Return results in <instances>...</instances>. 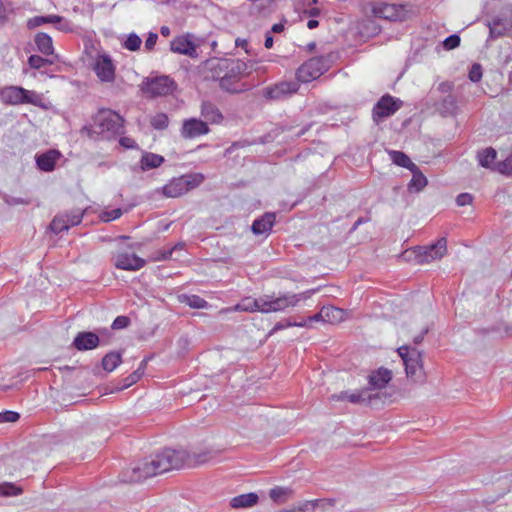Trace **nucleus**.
I'll use <instances>...</instances> for the list:
<instances>
[{
  "label": "nucleus",
  "mask_w": 512,
  "mask_h": 512,
  "mask_svg": "<svg viewBox=\"0 0 512 512\" xmlns=\"http://www.w3.org/2000/svg\"><path fill=\"white\" fill-rule=\"evenodd\" d=\"M122 362L121 354L118 352H109L102 358V367L107 372H112Z\"/></svg>",
  "instance_id": "nucleus-33"
},
{
  "label": "nucleus",
  "mask_w": 512,
  "mask_h": 512,
  "mask_svg": "<svg viewBox=\"0 0 512 512\" xmlns=\"http://www.w3.org/2000/svg\"><path fill=\"white\" fill-rule=\"evenodd\" d=\"M317 502L318 500L306 501L298 508V510L301 512H313L317 505Z\"/></svg>",
  "instance_id": "nucleus-58"
},
{
  "label": "nucleus",
  "mask_w": 512,
  "mask_h": 512,
  "mask_svg": "<svg viewBox=\"0 0 512 512\" xmlns=\"http://www.w3.org/2000/svg\"><path fill=\"white\" fill-rule=\"evenodd\" d=\"M193 40L194 36L189 33L177 36L170 42V50L194 58L197 56V48Z\"/></svg>",
  "instance_id": "nucleus-11"
},
{
  "label": "nucleus",
  "mask_w": 512,
  "mask_h": 512,
  "mask_svg": "<svg viewBox=\"0 0 512 512\" xmlns=\"http://www.w3.org/2000/svg\"><path fill=\"white\" fill-rule=\"evenodd\" d=\"M472 201L473 196L470 193H461L456 197V203L460 207L469 205Z\"/></svg>",
  "instance_id": "nucleus-53"
},
{
  "label": "nucleus",
  "mask_w": 512,
  "mask_h": 512,
  "mask_svg": "<svg viewBox=\"0 0 512 512\" xmlns=\"http://www.w3.org/2000/svg\"><path fill=\"white\" fill-rule=\"evenodd\" d=\"M298 298V296H290V294H284L279 297L271 296V312H280L288 307H295Z\"/></svg>",
  "instance_id": "nucleus-22"
},
{
  "label": "nucleus",
  "mask_w": 512,
  "mask_h": 512,
  "mask_svg": "<svg viewBox=\"0 0 512 512\" xmlns=\"http://www.w3.org/2000/svg\"><path fill=\"white\" fill-rule=\"evenodd\" d=\"M189 453L185 449L165 448L162 451L146 458L142 463L126 469L121 481L134 483L165 472L183 468L188 460Z\"/></svg>",
  "instance_id": "nucleus-1"
},
{
  "label": "nucleus",
  "mask_w": 512,
  "mask_h": 512,
  "mask_svg": "<svg viewBox=\"0 0 512 512\" xmlns=\"http://www.w3.org/2000/svg\"><path fill=\"white\" fill-rule=\"evenodd\" d=\"M389 155L394 164L407 168L408 170L417 169V165L413 163L404 152L391 150L389 151Z\"/></svg>",
  "instance_id": "nucleus-29"
},
{
  "label": "nucleus",
  "mask_w": 512,
  "mask_h": 512,
  "mask_svg": "<svg viewBox=\"0 0 512 512\" xmlns=\"http://www.w3.org/2000/svg\"><path fill=\"white\" fill-rule=\"evenodd\" d=\"M318 289H311V290H307L303 293H299V294H290V296H298L299 298L297 299V303L302 300V299H307L309 298L314 292H316Z\"/></svg>",
  "instance_id": "nucleus-63"
},
{
  "label": "nucleus",
  "mask_w": 512,
  "mask_h": 512,
  "mask_svg": "<svg viewBox=\"0 0 512 512\" xmlns=\"http://www.w3.org/2000/svg\"><path fill=\"white\" fill-rule=\"evenodd\" d=\"M294 325L295 324H293V322L290 320H283V321L277 322L275 324L273 331L282 330V329L288 328V327H294Z\"/></svg>",
  "instance_id": "nucleus-60"
},
{
  "label": "nucleus",
  "mask_w": 512,
  "mask_h": 512,
  "mask_svg": "<svg viewBox=\"0 0 512 512\" xmlns=\"http://www.w3.org/2000/svg\"><path fill=\"white\" fill-rule=\"evenodd\" d=\"M158 40V35L157 33H154V32H150L148 34V37L145 41V49L147 51H152L156 45V42Z\"/></svg>",
  "instance_id": "nucleus-55"
},
{
  "label": "nucleus",
  "mask_w": 512,
  "mask_h": 512,
  "mask_svg": "<svg viewBox=\"0 0 512 512\" xmlns=\"http://www.w3.org/2000/svg\"><path fill=\"white\" fill-rule=\"evenodd\" d=\"M496 156L497 152L492 147L479 151L477 154L479 164L485 168H490L492 166L494 160L496 159Z\"/></svg>",
  "instance_id": "nucleus-34"
},
{
  "label": "nucleus",
  "mask_w": 512,
  "mask_h": 512,
  "mask_svg": "<svg viewBox=\"0 0 512 512\" xmlns=\"http://www.w3.org/2000/svg\"><path fill=\"white\" fill-rule=\"evenodd\" d=\"M176 84L169 76H158L147 79L142 86V91L150 97L165 96L174 91Z\"/></svg>",
  "instance_id": "nucleus-7"
},
{
  "label": "nucleus",
  "mask_w": 512,
  "mask_h": 512,
  "mask_svg": "<svg viewBox=\"0 0 512 512\" xmlns=\"http://www.w3.org/2000/svg\"><path fill=\"white\" fill-rule=\"evenodd\" d=\"M97 77L103 82H113L115 79V66L108 54L99 55L94 64Z\"/></svg>",
  "instance_id": "nucleus-14"
},
{
  "label": "nucleus",
  "mask_w": 512,
  "mask_h": 512,
  "mask_svg": "<svg viewBox=\"0 0 512 512\" xmlns=\"http://www.w3.org/2000/svg\"><path fill=\"white\" fill-rule=\"evenodd\" d=\"M164 162V157L154 153H146L141 158L142 170H149L159 167Z\"/></svg>",
  "instance_id": "nucleus-31"
},
{
  "label": "nucleus",
  "mask_w": 512,
  "mask_h": 512,
  "mask_svg": "<svg viewBox=\"0 0 512 512\" xmlns=\"http://www.w3.org/2000/svg\"><path fill=\"white\" fill-rule=\"evenodd\" d=\"M142 377V371L135 370L132 374H130L124 380V384L121 389L128 388L132 384L136 383Z\"/></svg>",
  "instance_id": "nucleus-51"
},
{
  "label": "nucleus",
  "mask_w": 512,
  "mask_h": 512,
  "mask_svg": "<svg viewBox=\"0 0 512 512\" xmlns=\"http://www.w3.org/2000/svg\"><path fill=\"white\" fill-rule=\"evenodd\" d=\"M490 37L499 38L512 32V19L495 17L488 23Z\"/></svg>",
  "instance_id": "nucleus-19"
},
{
  "label": "nucleus",
  "mask_w": 512,
  "mask_h": 512,
  "mask_svg": "<svg viewBox=\"0 0 512 512\" xmlns=\"http://www.w3.org/2000/svg\"><path fill=\"white\" fill-rule=\"evenodd\" d=\"M203 180L204 176L200 173L185 174L170 180L162 187V192L166 197H180L199 186Z\"/></svg>",
  "instance_id": "nucleus-3"
},
{
  "label": "nucleus",
  "mask_w": 512,
  "mask_h": 512,
  "mask_svg": "<svg viewBox=\"0 0 512 512\" xmlns=\"http://www.w3.org/2000/svg\"><path fill=\"white\" fill-rule=\"evenodd\" d=\"M201 115L211 123H219L223 116L216 105L211 102H203L201 105Z\"/></svg>",
  "instance_id": "nucleus-26"
},
{
  "label": "nucleus",
  "mask_w": 512,
  "mask_h": 512,
  "mask_svg": "<svg viewBox=\"0 0 512 512\" xmlns=\"http://www.w3.org/2000/svg\"><path fill=\"white\" fill-rule=\"evenodd\" d=\"M56 28L63 32L72 31V25L69 21H67L64 17L61 16V21L57 22Z\"/></svg>",
  "instance_id": "nucleus-57"
},
{
  "label": "nucleus",
  "mask_w": 512,
  "mask_h": 512,
  "mask_svg": "<svg viewBox=\"0 0 512 512\" xmlns=\"http://www.w3.org/2000/svg\"><path fill=\"white\" fill-rule=\"evenodd\" d=\"M130 323V320L126 316H118L114 319L111 328L112 329H123L126 328Z\"/></svg>",
  "instance_id": "nucleus-52"
},
{
  "label": "nucleus",
  "mask_w": 512,
  "mask_h": 512,
  "mask_svg": "<svg viewBox=\"0 0 512 512\" xmlns=\"http://www.w3.org/2000/svg\"><path fill=\"white\" fill-rule=\"evenodd\" d=\"M369 385L374 389L384 388L392 379V372L386 368H379L369 375Z\"/></svg>",
  "instance_id": "nucleus-21"
},
{
  "label": "nucleus",
  "mask_w": 512,
  "mask_h": 512,
  "mask_svg": "<svg viewBox=\"0 0 512 512\" xmlns=\"http://www.w3.org/2000/svg\"><path fill=\"white\" fill-rule=\"evenodd\" d=\"M145 260L138 257L136 254L119 253L115 257L114 265L118 269L137 271L145 265Z\"/></svg>",
  "instance_id": "nucleus-18"
},
{
  "label": "nucleus",
  "mask_w": 512,
  "mask_h": 512,
  "mask_svg": "<svg viewBox=\"0 0 512 512\" xmlns=\"http://www.w3.org/2000/svg\"><path fill=\"white\" fill-rule=\"evenodd\" d=\"M19 417L20 415L14 411L7 410L0 412V423L16 422Z\"/></svg>",
  "instance_id": "nucleus-49"
},
{
  "label": "nucleus",
  "mask_w": 512,
  "mask_h": 512,
  "mask_svg": "<svg viewBox=\"0 0 512 512\" xmlns=\"http://www.w3.org/2000/svg\"><path fill=\"white\" fill-rule=\"evenodd\" d=\"M151 126L156 130H164L168 127L169 119L165 113H157L151 118Z\"/></svg>",
  "instance_id": "nucleus-39"
},
{
  "label": "nucleus",
  "mask_w": 512,
  "mask_h": 512,
  "mask_svg": "<svg viewBox=\"0 0 512 512\" xmlns=\"http://www.w3.org/2000/svg\"><path fill=\"white\" fill-rule=\"evenodd\" d=\"M447 252V240L442 237L435 243L426 246H416L413 249L418 264L430 263L441 259Z\"/></svg>",
  "instance_id": "nucleus-5"
},
{
  "label": "nucleus",
  "mask_w": 512,
  "mask_h": 512,
  "mask_svg": "<svg viewBox=\"0 0 512 512\" xmlns=\"http://www.w3.org/2000/svg\"><path fill=\"white\" fill-rule=\"evenodd\" d=\"M35 44L37 47V50L41 52L42 54L49 56L54 54V47L52 38L43 32L37 33L35 36Z\"/></svg>",
  "instance_id": "nucleus-24"
},
{
  "label": "nucleus",
  "mask_w": 512,
  "mask_h": 512,
  "mask_svg": "<svg viewBox=\"0 0 512 512\" xmlns=\"http://www.w3.org/2000/svg\"><path fill=\"white\" fill-rule=\"evenodd\" d=\"M407 377L413 379L415 382H422L425 378V373L422 364V355L417 349H413L410 357L405 359L404 362Z\"/></svg>",
  "instance_id": "nucleus-12"
},
{
  "label": "nucleus",
  "mask_w": 512,
  "mask_h": 512,
  "mask_svg": "<svg viewBox=\"0 0 512 512\" xmlns=\"http://www.w3.org/2000/svg\"><path fill=\"white\" fill-rule=\"evenodd\" d=\"M414 348H410L408 346H402L398 348V354L402 358L403 363L405 362V359H408L410 357V354Z\"/></svg>",
  "instance_id": "nucleus-59"
},
{
  "label": "nucleus",
  "mask_w": 512,
  "mask_h": 512,
  "mask_svg": "<svg viewBox=\"0 0 512 512\" xmlns=\"http://www.w3.org/2000/svg\"><path fill=\"white\" fill-rule=\"evenodd\" d=\"M436 110L443 116H454L457 113L458 105L455 96L449 94L436 104Z\"/></svg>",
  "instance_id": "nucleus-23"
},
{
  "label": "nucleus",
  "mask_w": 512,
  "mask_h": 512,
  "mask_svg": "<svg viewBox=\"0 0 512 512\" xmlns=\"http://www.w3.org/2000/svg\"><path fill=\"white\" fill-rule=\"evenodd\" d=\"M83 211L79 208L57 214L50 223V230L59 234L81 223Z\"/></svg>",
  "instance_id": "nucleus-8"
},
{
  "label": "nucleus",
  "mask_w": 512,
  "mask_h": 512,
  "mask_svg": "<svg viewBox=\"0 0 512 512\" xmlns=\"http://www.w3.org/2000/svg\"><path fill=\"white\" fill-rule=\"evenodd\" d=\"M258 500V495L251 492L233 497L231 499L230 505L233 508H248L257 504Z\"/></svg>",
  "instance_id": "nucleus-25"
},
{
  "label": "nucleus",
  "mask_w": 512,
  "mask_h": 512,
  "mask_svg": "<svg viewBox=\"0 0 512 512\" xmlns=\"http://www.w3.org/2000/svg\"><path fill=\"white\" fill-rule=\"evenodd\" d=\"M210 131L207 122L197 118L186 119L181 128V136L185 139H193Z\"/></svg>",
  "instance_id": "nucleus-15"
},
{
  "label": "nucleus",
  "mask_w": 512,
  "mask_h": 512,
  "mask_svg": "<svg viewBox=\"0 0 512 512\" xmlns=\"http://www.w3.org/2000/svg\"><path fill=\"white\" fill-rule=\"evenodd\" d=\"M180 301L195 309H203L208 306V302L198 295H181Z\"/></svg>",
  "instance_id": "nucleus-36"
},
{
  "label": "nucleus",
  "mask_w": 512,
  "mask_h": 512,
  "mask_svg": "<svg viewBox=\"0 0 512 512\" xmlns=\"http://www.w3.org/2000/svg\"><path fill=\"white\" fill-rule=\"evenodd\" d=\"M238 82L239 81L231 77L221 76L219 80V86L221 87V89L232 94H239L248 90V87L243 84L241 86H238Z\"/></svg>",
  "instance_id": "nucleus-28"
},
{
  "label": "nucleus",
  "mask_w": 512,
  "mask_h": 512,
  "mask_svg": "<svg viewBox=\"0 0 512 512\" xmlns=\"http://www.w3.org/2000/svg\"><path fill=\"white\" fill-rule=\"evenodd\" d=\"M216 68L225 72L223 76L231 77L239 81L240 76L244 74L247 66L242 60L221 59L218 61Z\"/></svg>",
  "instance_id": "nucleus-16"
},
{
  "label": "nucleus",
  "mask_w": 512,
  "mask_h": 512,
  "mask_svg": "<svg viewBox=\"0 0 512 512\" xmlns=\"http://www.w3.org/2000/svg\"><path fill=\"white\" fill-rule=\"evenodd\" d=\"M0 99L8 105L33 104L40 102L39 95L20 86H7L0 90Z\"/></svg>",
  "instance_id": "nucleus-4"
},
{
  "label": "nucleus",
  "mask_w": 512,
  "mask_h": 512,
  "mask_svg": "<svg viewBox=\"0 0 512 512\" xmlns=\"http://www.w3.org/2000/svg\"><path fill=\"white\" fill-rule=\"evenodd\" d=\"M372 13L375 17L390 21H402L405 18L403 6L384 2L375 3L372 7Z\"/></svg>",
  "instance_id": "nucleus-10"
},
{
  "label": "nucleus",
  "mask_w": 512,
  "mask_h": 512,
  "mask_svg": "<svg viewBox=\"0 0 512 512\" xmlns=\"http://www.w3.org/2000/svg\"><path fill=\"white\" fill-rule=\"evenodd\" d=\"M28 64L33 69H40L48 65H52L53 61L47 58H43L39 55H31L28 58Z\"/></svg>",
  "instance_id": "nucleus-40"
},
{
  "label": "nucleus",
  "mask_w": 512,
  "mask_h": 512,
  "mask_svg": "<svg viewBox=\"0 0 512 512\" xmlns=\"http://www.w3.org/2000/svg\"><path fill=\"white\" fill-rule=\"evenodd\" d=\"M276 216L274 213L267 212L261 217L254 220L251 230L255 235L269 233L275 223Z\"/></svg>",
  "instance_id": "nucleus-20"
},
{
  "label": "nucleus",
  "mask_w": 512,
  "mask_h": 512,
  "mask_svg": "<svg viewBox=\"0 0 512 512\" xmlns=\"http://www.w3.org/2000/svg\"><path fill=\"white\" fill-rule=\"evenodd\" d=\"M142 44L141 38L136 33H130L122 43L123 48L129 51H137Z\"/></svg>",
  "instance_id": "nucleus-37"
},
{
  "label": "nucleus",
  "mask_w": 512,
  "mask_h": 512,
  "mask_svg": "<svg viewBox=\"0 0 512 512\" xmlns=\"http://www.w3.org/2000/svg\"><path fill=\"white\" fill-rule=\"evenodd\" d=\"M12 12L10 3L0 0V25L3 26L8 22L9 14Z\"/></svg>",
  "instance_id": "nucleus-44"
},
{
  "label": "nucleus",
  "mask_w": 512,
  "mask_h": 512,
  "mask_svg": "<svg viewBox=\"0 0 512 512\" xmlns=\"http://www.w3.org/2000/svg\"><path fill=\"white\" fill-rule=\"evenodd\" d=\"M402 106V101L392 97L389 94L382 96L374 105L372 117L375 122H380L384 118L392 116Z\"/></svg>",
  "instance_id": "nucleus-9"
},
{
  "label": "nucleus",
  "mask_w": 512,
  "mask_h": 512,
  "mask_svg": "<svg viewBox=\"0 0 512 512\" xmlns=\"http://www.w3.org/2000/svg\"><path fill=\"white\" fill-rule=\"evenodd\" d=\"M323 315L325 316L324 322L327 323H337L343 319V310L329 306V307H322Z\"/></svg>",
  "instance_id": "nucleus-35"
},
{
  "label": "nucleus",
  "mask_w": 512,
  "mask_h": 512,
  "mask_svg": "<svg viewBox=\"0 0 512 512\" xmlns=\"http://www.w3.org/2000/svg\"><path fill=\"white\" fill-rule=\"evenodd\" d=\"M22 493V489L10 482H4L0 484V495L9 497V496H17Z\"/></svg>",
  "instance_id": "nucleus-38"
},
{
  "label": "nucleus",
  "mask_w": 512,
  "mask_h": 512,
  "mask_svg": "<svg viewBox=\"0 0 512 512\" xmlns=\"http://www.w3.org/2000/svg\"><path fill=\"white\" fill-rule=\"evenodd\" d=\"M182 244H177L175 245L173 248L165 251L162 253L161 257H158L157 260H166V259H169L173 253V250L177 249V248H182Z\"/></svg>",
  "instance_id": "nucleus-62"
},
{
  "label": "nucleus",
  "mask_w": 512,
  "mask_h": 512,
  "mask_svg": "<svg viewBox=\"0 0 512 512\" xmlns=\"http://www.w3.org/2000/svg\"><path fill=\"white\" fill-rule=\"evenodd\" d=\"M498 171L501 174L512 177V156L506 158L498 164Z\"/></svg>",
  "instance_id": "nucleus-46"
},
{
  "label": "nucleus",
  "mask_w": 512,
  "mask_h": 512,
  "mask_svg": "<svg viewBox=\"0 0 512 512\" xmlns=\"http://www.w3.org/2000/svg\"><path fill=\"white\" fill-rule=\"evenodd\" d=\"M327 69L328 63L324 57H313L298 68L296 76L299 81L307 83L320 77Z\"/></svg>",
  "instance_id": "nucleus-6"
},
{
  "label": "nucleus",
  "mask_w": 512,
  "mask_h": 512,
  "mask_svg": "<svg viewBox=\"0 0 512 512\" xmlns=\"http://www.w3.org/2000/svg\"><path fill=\"white\" fill-rule=\"evenodd\" d=\"M374 397H378L377 394L374 395ZM372 395H367L366 391L362 392H354V393H348V401L351 403H362V402H370L372 400Z\"/></svg>",
  "instance_id": "nucleus-42"
},
{
  "label": "nucleus",
  "mask_w": 512,
  "mask_h": 512,
  "mask_svg": "<svg viewBox=\"0 0 512 512\" xmlns=\"http://www.w3.org/2000/svg\"><path fill=\"white\" fill-rule=\"evenodd\" d=\"M317 0H308L306 6L307 8L304 10V13L310 17H317L320 15V9L316 7H311L312 4H316Z\"/></svg>",
  "instance_id": "nucleus-54"
},
{
  "label": "nucleus",
  "mask_w": 512,
  "mask_h": 512,
  "mask_svg": "<svg viewBox=\"0 0 512 512\" xmlns=\"http://www.w3.org/2000/svg\"><path fill=\"white\" fill-rule=\"evenodd\" d=\"M122 215V210L117 208L111 211H106L102 214L101 219L105 222H110L112 220L118 219Z\"/></svg>",
  "instance_id": "nucleus-50"
},
{
  "label": "nucleus",
  "mask_w": 512,
  "mask_h": 512,
  "mask_svg": "<svg viewBox=\"0 0 512 512\" xmlns=\"http://www.w3.org/2000/svg\"><path fill=\"white\" fill-rule=\"evenodd\" d=\"M412 172V179L408 184V190L410 192H420L428 183L427 178L420 171L419 167L417 169L410 170Z\"/></svg>",
  "instance_id": "nucleus-27"
},
{
  "label": "nucleus",
  "mask_w": 512,
  "mask_h": 512,
  "mask_svg": "<svg viewBox=\"0 0 512 512\" xmlns=\"http://www.w3.org/2000/svg\"><path fill=\"white\" fill-rule=\"evenodd\" d=\"M100 345L99 336L90 331L79 332L73 342L72 346L78 351H87L97 348Z\"/></svg>",
  "instance_id": "nucleus-17"
},
{
  "label": "nucleus",
  "mask_w": 512,
  "mask_h": 512,
  "mask_svg": "<svg viewBox=\"0 0 512 512\" xmlns=\"http://www.w3.org/2000/svg\"><path fill=\"white\" fill-rule=\"evenodd\" d=\"M254 302H256V299L246 298L235 306V310L255 312L257 310V308H256V305L254 304Z\"/></svg>",
  "instance_id": "nucleus-43"
},
{
  "label": "nucleus",
  "mask_w": 512,
  "mask_h": 512,
  "mask_svg": "<svg viewBox=\"0 0 512 512\" xmlns=\"http://www.w3.org/2000/svg\"><path fill=\"white\" fill-rule=\"evenodd\" d=\"M460 41L461 39L457 34H452L443 41V47L446 50H452L460 45Z\"/></svg>",
  "instance_id": "nucleus-47"
},
{
  "label": "nucleus",
  "mask_w": 512,
  "mask_h": 512,
  "mask_svg": "<svg viewBox=\"0 0 512 512\" xmlns=\"http://www.w3.org/2000/svg\"><path fill=\"white\" fill-rule=\"evenodd\" d=\"M5 202L8 205H19V204L27 205V204L30 203L29 200H26V199H23V198H19V197H13V196H6L5 197Z\"/></svg>",
  "instance_id": "nucleus-56"
},
{
  "label": "nucleus",
  "mask_w": 512,
  "mask_h": 512,
  "mask_svg": "<svg viewBox=\"0 0 512 512\" xmlns=\"http://www.w3.org/2000/svg\"><path fill=\"white\" fill-rule=\"evenodd\" d=\"M299 89L297 82L285 81L275 84L274 86L267 87L264 92V96L270 100H281L285 99L292 94L296 93Z\"/></svg>",
  "instance_id": "nucleus-13"
},
{
  "label": "nucleus",
  "mask_w": 512,
  "mask_h": 512,
  "mask_svg": "<svg viewBox=\"0 0 512 512\" xmlns=\"http://www.w3.org/2000/svg\"><path fill=\"white\" fill-rule=\"evenodd\" d=\"M124 119L110 109H101L93 119V125L84 126L82 134L92 140H112L124 133Z\"/></svg>",
  "instance_id": "nucleus-2"
},
{
  "label": "nucleus",
  "mask_w": 512,
  "mask_h": 512,
  "mask_svg": "<svg viewBox=\"0 0 512 512\" xmlns=\"http://www.w3.org/2000/svg\"><path fill=\"white\" fill-rule=\"evenodd\" d=\"M61 21L59 15H46V16H35L27 21V27L29 29L37 28L43 24H56Z\"/></svg>",
  "instance_id": "nucleus-32"
},
{
  "label": "nucleus",
  "mask_w": 512,
  "mask_h": 512,
  "mask_svg": "<svg viewBox=\"0 0 512 512\" xmlns=\"http://www.w3.org/2000/svg\"><path fill=\"white\" fill-rule=\"evenodd\" d=\"M468 77L472 82H479L482 78L481 65L478 63H474L469 70Z\"/></svg>",
  "instance_id": "nucleus-45"
},
{
  "label": "nucleus",
  "mask_w": 512,
  "mask_h": 512,
  "mask_svg": "<svg viewBox=\"0 0 512 512\" xmlns=\"http://www.w3.org/2000/svg\"><path fill=\"white\" fill-rule=\"evenodd\" d=\"M288 493V490L286 488H283V487H275L273 489L270 490L269 492V496L270 498L275 501V502H279L281 501V499L283 497H285Z\"/></svg>",
  "instance_id": "nucleus-48"
},
{
  "label": "nucleus",
  "mask_w": 512,
  "mask_h": 512,
  "mask_svg": "<svg viewBox=\"0 0 512 512\" xmlns=\"http://www.w3.org/2000/svg\"><path fill=\"white\" fill-rule=\"evenodd\" d=\"M256 305L257 310L262 313H271V295H264L259 298H256V302H254Z\"/></svg>",
  "instance_id": "nucleus-41"
},
{
  "label": "nucleus",
  "mask_w": 512,
  "mask_h": 512,
  "mask_svg": "<svg viewBox=\"0 0 512 512\" xmlns=\"http://www.w3.org/2000/svg\"><path fill=\"white\" fill-rule=\"evenodd\" d=\"M55 161H56V156H55V152H53V151L40 154L36 158L37 166L39 167L40 170L45 171V172H49L54 169Z\"/></svg>",
  "instance_id": "nucleus-30"
},
{
  "label": "nucleus",
  "mask_w": 512,
  "mask_h": 512,
  "mask_svg": "<svg viewBox=\"0 0 512 512\" xmlns=\"http://www.w3.org/2000/svg\"><path fill=\"white\" fill-rule=\"evenodd\" d=\"M119 142L125 148H133L135 146V141L129 137H121Z\"/></svg>",
  "instance_id": "nucleus-61"
},
{
  "label": "nucleus",
  "mask_w": 512,
  "mask_h": 512,
  "mask_svg": "<svg viewBox=\"0 0 512 512\" xmlns=\"http://www.w3.org/2000/svg\"><path fill=\"white\" fill-rule=\"evenodd\" d=\"M324 318H325V316L323 315V312H322V309H321V310H320L318 313H316L315 315L308 317V321H309L310 323H312V322H318V321H323V322H324Z\"/></svg>",
  "instance_id": "nucleus-64"
}]
</instances>
